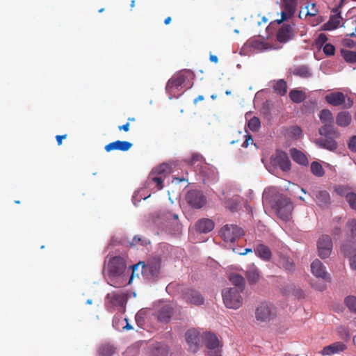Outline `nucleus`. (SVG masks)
Segmentation results:
<instances>
[{
	"instance_id": "obj_1",
	"label": "nucleus",
	"mask_w": 356,
	"mask_h": 356,
	"mask_svg": "<svg viewBox=\"0 0 356 356\" xmlns=\"http://www.w3.org/2000/svg\"><path fill=\"white\" fill-rule=\"evenodd\" d=\"M243 291L236 288H225L222 291V298L225 306L228 309H237L243 305Z\"/></svg>"
},
{
	"instance_id": "obj_2",
	"label": "nucleus",
	"mask_w": 356,
	"mask_h": 356,
	"mask_svg": "<svg viewBox=\"0 0 356 356\" xmlns=\"http://www.w3.org/2000/svg\"><path fill=\"white\" fill-rule=\"evenodd\" d=\"M254 316L257 321L268 323L275 318L277 316L276 308L270 302H261L256 307Z\"/></svg>"
},
{
	"instance_id": "obj_3",
	"label": "nucleus",
	"mask_w": 356,
	"mask_h": 356,
	"mask_svg": "<svg viewBox=\"0 0 356 356\" xmlns=\"http://www.w3.org/2000/svg\"><path fill=\"white\" fill-rule=\"evenodd\" d=\"M273 207L277 216L283 220H289L292 214L293 204L290 199L282 195L278 196L275 201Z\"/></svg>"
},
{
	"instance_id": "obj_4",
	"label": "nucleus",
	"mask_w": 356,
	"mask_h": 356,
	"mask_svg": "<svg viewBox=\"0 0 356 356\" xmlns=\"http://www.w3.org/2000/svg\"><path fill=\"white\" fill-rule=\"evenodd\" d=\"M170 166L166 163H162L159 166L155 168L149 173L147 177L148 184H156L157 190H161L163 188V180L170 173Z\"/></svg>"
},
{
	"instance_id": "obj_5",
	"label": "nucleus",
	"mask_w": 356,
	"mask_h": 356,
	"mask_svg": "<svg viewBox=\"0 0 356 356\" xmlns=\"http://www.w3.org/2000/svg\"><path fill=\"white\" fill-rule=\"evenodd\" d=\"M191 70H183L175 74L168 81L165 87L166 92L170 95L175 96L177 91L179 90V87L185 82L186 79V74L191 73Z\"/></svg>"
},
{
	"instance_id": "obj_6",
	"label": "nucleus",
	"mask_w": 356,
	"mask_h": 356,
	"mask_svg": "<svg viewBox=\"0 0 356 356\" xmlns=\"http://www.w3.org/2000/svg\"><path fill=\"white\" fill-rule=\"evenodd\" d=\"M161 261L159 259L149 260L146 264H143L142 267V274L146 279L155 281L160 273Z\"/></svg>"
},
{
	"instance_id": "obj_7",
	"label": "nucleus",
	"mask_w": 356,
	"mask_h": 356,
	"mask_svg": "<svg viewBox=\"0 0 356 356\" xmlns=\"http://www.w3.org/2000/svg\"><path fill=\"white\" fill-rule=\"evenodd\" d=\"M243 234V229L235 225H226L220 231V235L225 242L232 243Z\"/></svg>"
},
{
	"instance_id": "obj_8",
	"label": "nucleus",
	"mask_w": 356,
	"mask_h": 356,
	"mask_svg": "<svg viewBox=\"0 0 356 356\" xmlns=\"http://www.w3.org/2000/svg\"><path fill=\"white\" fill-rule=\"evenodd\" d=\"M126 269L124 259L120 256L112 257L107 265L108 275L112 277L120 276Z\"/></svg>"
},
{
	"instance_id": "obj_9",
	"label": "nucleus",
	"mask_w": 356,
	"mask_h": 356,
	"mask_svg": "<svg viewBox=\"0 0 356 356\" xmlns=\"http://www.w3.org/2000/svg\"><path fill=\"white\" fill-rule=\"evenodd\" d=\"M325 100L328 104L334 106L343 105L344 108H351L353 105V101L350 97L346 101V95L341 92H334L327 95Z\"/></svg>"
},
{
	"instance_id": "obj_10",
	"label": "nucleus",
	"mask_w": 356,
	"mask_h": 356,
	"mask_svg": "<svg viewBox=\"0 0 356 356\" xmlns=\"http://www.w3.org/2000/svg\"><path fill=\"white\" fill-rule=\"evenodd\" d=\"M182 299L187 303L200 306L204 303V298L202 293L194 289H186L181 295Z\"/></svg>"
},
{
	"instance_id": "obj_11",
	"label": "nucleus",
	"mask_w": 356,
	"mask_h": 356,
	"mask_svg": "<svg viewBox=\"0 0 356 356\" xmlns=\"http://www.w3.org/2000/svg\"><path fill=\"white\" fill-rule=\"evenodd\" d=\"M186 200L195 209H200L207 203V199L202 192L197 190L189 191L186 195Z\"/></svg>"
},
{
	"instance_id": "obj_12",
	"label": "nucleus",
	"mask_w": 356,
	"mask_h": 356,
	"mask_svg": "<svg viewBox=\"0 0 356 356\" xmlns=\"http://www.w3.org/2000/svg\"><path fill=\"white\" fill-rule=\"evenodd\" d=\"M318 255L322 259L327 258L332 250V241L330 236L322 235L317 243Z\"/></svg>"
},
{
	"instance_id": "obj_13",
	"label": "nucleus",
	"mask_w": 356,
	"mask_h": 356,
	"mask_svg": "<svg viewBox=\"0 0 356 356\" xmlns=\"http://www.w3.org/2000/svg\"><path fill=\"white\" fill-rule=\"evenodd\" d=\"M272 163L279 167L282 170L287 172L291 169V161L286 153L277 150L271 157Z\"/></svg>"
},
{
	"instance_id": "obj_14",
	"label": "nucleus",
	"mask_w": 356,
	"mask_h": 356,
	"mask_svg": "<svg viewBox=\"0 0 356 356\" xmlns=\"http://www.w3.org/2000/svg\"><path fill=\"white\" fill-rule=\"evenodd\" d=\"M318 207L326 209L331 204L330 193L325 190L314 191L312 195Z\"/></svg>"
},
{
	"instance_id": "obj_15",
	"label": "nucleus",
	"mask_w": 356,
	"mask_h": 356,
	"mask_svg": "<svg viewBox=\"0 0 356 356\" xmlns=\"http://www.w3.org/2000/svg\"><path fill=\"white\" fill-rule=\"evenodd\" d=\"M202 339L204 344L209 350L207 355L212 356L214 350H220L219 341L216 334L211 332H205L202 335Z\"/></svg>"
},
{
	"instance_id": "obj_16",
	"label": "nucleus",
	"mask_w": 356,
	"mask_h": 356,
	"mask_svg": "<svg viewBox=\"0 0 356 356\" xmlns=\"http://www.w3.org/2000/svg\"><path fill=\"white\" fill-rule=\"evenodd\" d=\"M298 6V0H283V10L282 11L281 19L278 23L286 20L292 17L296 13Z\"/></svg>"
},
{
	"instance_id": "obj_17",
	"label": "nucleus",
	"mask_w": 356,
	"mask_h": 356,
	"mask_svg": "<svg viewBox=\"0 0 356 356\" xmlns=\"http://www.w3.org/2000/svg\"><path fill=\"white\" fill-rule=\"evenodd\" d=\"M311 270L312 273L314 276L322 278L325 281H330V275H329V273H327L325 267L323 266V263L320 260L315 259L312 263Z\"/></svg>"
},
{
	"instance_id": "obj_18",
	"label": "nucleus",
	"mask_w": 356,
	"mask_h": 356,
	"mask_svg": "<svg viewBox=\"0 0 356 356\" xmlns=\"http://www.w3.org/2000/svg\"><path fill=\"white\" fill-rule=\"evenodd\" d=\"M334 13L330 17L329 20L323 25V29L325 31H332L338 27L340 23L341 11L340 7L335 8L332 10Z\"/></svg>"
},
{
	"instance_id": "obj_19",
	"label": "nucleus",
	"mask_w": 356,
	"mask_h": 356,
	"mask_svg": "<svg viewBox=\"0 0 356 356\" xmlns=\"http://www.w3.org/2000/svg\"><path fill=\"white\" fill-rule=\"evenodd\" d=\"M346 240L350 243H356V219H349L345 226Z\"/></svg>"
},
{
	"instance_id": "obj_20",
	"label": "nucleus",
	"mask_w": 356,
	"mask_h": 356,
	"mask_svg": "<svg viewBox=\"0 0 356 356\" xmlns=\"http://www.w3.org/2000/svg\"><path fill=\"white\" fill-rule=\"evenodd\" d=\"M293 37V27L289 24L282 25L277 33V40L280 42H286Z\"/></svg>"
},
{
	"instance_id": "obj_21",
	"label": "nucleus",
	"mask_w": 356,
	"mask_h": 356,
	"mask_svg": "<svg viewBox=\"0 0 356 356\" xmlns=\"http://www.w3.org/2000/svg\"><path fill=\"white\" fill-rule=\"evenodd\" d=\"M113 305L119 307L124 310L127 301V296L124 293H111L107 295Z\"/></svg>"
},
{
	"instance_id": "obj_22",
	"label": "nucleus",
	"mask_w": 356,
	"mask_h": 356,
	"mask_svg": "<svg viewBox=\"0 0 356 356\" xmlns=\"http://www.w3.org/2000/svg\"><path fill=\"white\" fill-rule=\"evenodd\" d=\"M185 336L190 350L193 353L196 352L198 349V332L195 330H189L186 332Z\"/></svg>"
},
{
	"instance_id": "obj_23",
	"label": "nucleus",
	"mask_w": 356,
	"mask_h": 356,
	"mask_svg": "<svg viewBox=\"0 0 356 356\" xmlns=\"http://www.w3.org/2000/svg\"><path fill=\"white\" fill-rule=\"evenodd\" d=\"M132 145V143L128 141L116 140L106 145L104 149L108 152L113 150L126 152L128 151Z\"/></svg>"
},
{
	"instance_id": "obj_24",
	"label": "nucleus",
	"mask_w": 356,
	"mask_h": 356,
	"mask_svg": "<svg viewBox=\"0 0 356 356\" xmlns=\"http://www.w3.org/2000/svg\"><path fill=\"white\" fill-rule=\"evenodd\" d=\"M347 346L342 342H335L323 348L321 353L325 355H330L332 354L343 352L346 350Z\"/></svg>"
},
{
	"instance_id": "obj_25",
	"label": "nucleus",
	"mask_w": 356,
	"mask_h": 356,
	"mask_svg": "<svg viewBox=\"0 0 356 356\" xmlns=\"http://www.w3.org/2000/svg\"><path fill=\"white\" fill-rule=\"evenodd\" d=\"M290 73L302 79H309L312 76L311 69L307 65L296 66L290 69Z\"/></svg>"
},
{
	"instance_id": "obj_26",
	"label": "nucleus",
	"mask_w": 356,
	"mask_h": 356,
	"mask_svg": "<svg viewBox=\"0 0 356 356\" xmlns=\"http://www.w3.org/2000/svg\"><path fill=\"white\" fill-rule=\"evenodd\" d=\"M214 222L208 218H203L198 220L195 224V229L200 233H207L213 230Z\"/></svg>"
},
{
	"instance_id": "obj_27",
	"label": "nucleus",
	"mask_w": 356,
	"mask_h": 356,
	"mask_svg": "<svg viewBox=\"0 0 356 356\" xmlns=\"http://www.w3.org/2000/svg\"><path fill=\"white\" fill-rule=\"evenodd\" d=\"M254 251L256 255L264 261H269L272 257L270 248L262 243L257 245L254 248Z\"/></svg>"
},
{
	"instance_id": "obj_28",
	"label": "nucleus",
	"mask_w": 356,
	"mask_h": 356,
	"mask_svg": "<svg viewBox=\"0 0 356 356\" xmlns=\"http://www.w3.org/2000/svg\"><path fill=\"white\" fill-rule=\"evenodd\" d=\"M290 154L293 160L297 163L302 165H308L309 161L301 151L296 148H292L290 149Z\"/></svg>"
},
{
	"instance_id": "obj_29",
	"label": "nucleus",
	"mask_w": 356,
	"mask_h": 356,
	"mask_svg": "<svg viewBox=\"0 0 356 356\" xmlns=\"http://www.w3.org/2000/svg\"><path fill=\"white\" fill-rule=\"evenodd\" d=\"M352 121L351 115L347 111L339 112L336 118V123L339 127H347Z\"/></svg>"
},
{
	"instance_id": "obj_30",
	"label": "nucleus",
	"mask_w": 356,
	"mask_h": 356,
	"mask_svg": "<svg viewBox=\"0 0 356 356\" xmlns=\"http://www.w3.org/2000/svg\"><path fill=\"white\" fill-rule=\"evenodd\" d=\"M229 281L235 286L234 288L243 291L245 286V279L237 273H231L229 276Z\"/></svg>"
},
{
	"instance_id": "obj_31",
	"label": "nucleus",
	"mask_w": 356,
	"mask_h": 356,
	"mask_svg": "<svg viewBox=\"0 0 356 356\" xmlns=\"http://www.w3.org/2000/svg\"><path fill=\"white\" fill-rule=\"evenodd\" d=\"M341 250L343 255L346 257H350V265L352 269L356 270V250H354V254H352L351 248L348 245H343L341 248Z\"/></svg>"
},
{
	"instance_id": "obj_32",
	"label": "nucleus",
	"mask_w": 356,
	"mask_h": 356,
	"mask_svg": "<svg viewBox=\"0 0 356 356\" xmlns=\"http://www.w3.org/2000/svg\"><path fill=\"white\" fill-rule=\"evenodd\" d=\"M289 97L293 102L299 104L306 99L307 95L306 93L302 90L292 89L289 92Z\"/></svg>"
},
{
	"instance_id": "obj_33",
	"label": "nucleus",
	"mask_w": 356,
	"mask_h": 356,
	"mask_svg": "<svg viewBox=\"0 0 356 356\" xmlns=\"http://www.w3.org/2000/svg\"><path fill=\"white\" fill-rule=\"evenodd\" d=\"M273 88L274 92L280 96H284L287 92V83L284 79H279L274 82Z\"/></svg>"
},
{
	"instance_id": "obj_34",
	"label": "nucleus",
	"mask_w": 356,
	"mask_h": 356,
	"mask_svg": "<svg viewBox=\"0 0 356 356\" xmlns=\"http://www.w3.org/2000/svg\"><path fill=\"white\" fill-rule=\"evenodd\" d=\"M172 313V307L169 305H165L159 311L158 319L161 322H167L171 318Z\"/></svg>"
},
{
	"instance_id": "obj_35",
	"label": "nucleus",
	"mask_w": 356,
	"mask_h": 356,
	"mask_svg": "<svg viewBox=\"0 0 356 356\" xmlns=\"http://www.w3.org/2000/svg\"><path fill=\"white\" fill-rule=\"evenodd\" d=\"M319 134L325 137L336 136L337 134L332 123H325V125L319 129Z\"/></svg>"
},
{
	"instance_id": "obj_36",
	"label": "nucleus",
	"mask_w": 356,
	"mask_h": 356,
	"mask_svg": "<svg viewBox=\"0 0 356 356\" xmlns=\"http://www.w3.org/2000/svg\"><path fill=\"white\" fill-rule=\"evenodd\" d=\"M280 264L289 272H292L295 269V264L293 261L286 255H281L280 257Z\"/></svg>"
},
{
	"instance_id": "obj_37",
	"label": "nucleus",
	"mask_w": 356,
	"mask_h": 356,
	"mask_svg": "<svg viewBox=\"0 0 356 356\" xmlns=\"http://www.w3.org/2000/svg\"><path fill=\"white\" fill-rule=\"evenodd\" d=\"M246 277L250 284H254L257 283L259 280V272L258 269L253 267L246 271Z\"/></svg>"
},
{
	"instance_id": "obj_38",
	"label": "nucleus",
	"mask_w": 356,
	"mask_h": 356,
	"mask_svg": "<svg viewBox=\"0 0 356 356\" xmlns=\"http://www.w3.org/2000/svg\"><path fill=\"white\" fill-rule=\"evenodd\" d=\"M225 204L227 208L232 212L237 211L241 206V201L238 197L227 199L225 201Z\"/></svg>"
},
{
	"instance_id": "obj_39",
	"label": "nucleus",
	"mask_w": 356,
	"mask_h": 356,
	"mask_svg": "<svg viewBox=\"0 0 356 356\" xmlns=\"http://www.w3.org/2000/svg\"><path fill=\"white\" fill-rule=\"evenodd\" d=\"M169 349L167 346L163 344H157L152 352V356H168Z\"/></svg>"
},
{
	"instance_id": "obj_40",
	"label": "nucleus",
	"mask_w": 356,
	"mask_h": 356,
	"mask_svg": "<svg viewBox=\"0 0 356 356\" xmlns=\"http://www.w3.org/2000/svg\"><path fill=\"white\" fill-rule=\"evenodd\" d=\"M333 136L326 137L325 139L320 141V145L325 149L333 151L337 149V143L332 138Z\"/></svg>"
},
{
	"instance_id": "obj_41",
	"label": "nucleus",
	"mask_w": 356,
	"mask_h": 356,
	"mask_svg": "<svg viewBox=\"0 0 356 356\" xmlns=\"http://www.w3.org/2000/svg\"><path fill=\"white\" fill-rule=\"evenodd\" d=\"M115 352V348L109 344H103L98 348L99 356H112Z\"/></svg>"
},
{
	"instance_id": "obj_42",
	"label": "nucleus",
	"mask_w": 356,
	"mask_h": 356,
	"mask_svg": "<svg viewBox=\"0 0 356 356\" xmlns=\"http://www.w3.org/2000/svg\"><path fill=\"white\" fill-rule=\"evenodd\" d=\"M319 118L323 123H332L334 120L332 113L328 109H323L319 113Z\"/></svg>"
},
{
	"instance_id": "obj_43",
	"label": "nucleus",
	"mask_w": 356,
	"mask_h": 356,
	"mask_svg": "<svg viewBox=\"0 0 356 356\" xmlns=\"http://www.w3.org/2000/svg\"><path fill=\"white\" fill-rule=\"evenodd\" d=\"M311 171L316 177H321L324 175L325 171L321 164L317 161L311 163Z\"/></svg>"
},
{
	"instance_id": "obj_44",
	"label": "nucleus",
	"mask_w": 356,
	"mask_h": 356,
	"mask_svg": "<svg viewBox=\"0 0 356 356\" xmlns=\"http://www.w3.org/2000/svg\"><path fill=\"white\" fill-rule=\"evenodd\" d=\"M342 56L344 60L348 63H355L356 62V51L350 50H343L341 51Z\"/></svg>"
},
{
	"instance_id": "obj_45",
	"label": "nucleus",
	"mask_w": 356,
	"mask_h": 356,
	"mask_svg": "<svg viewBox=\"0 0 356 356\" xmlns=\"http://www.w3.org/2000/svg\"><path fill=\"white\" fill-rule=\"evenodd\" d=\"M203 156L198 153L193 154L191 159L189 161V164L193 167H198L201 163H203Z\"/></svg>"
},
{
	"instance_id": "obj_46",
	"label": "nucleus",
	"mask_w": 356,
	"mask_h": 356,
	"mask_svg": "<svg viewBox=\"0 0 356 356\" xmlns=\"http://www.w3.org/2000/svg\"><path fill=\"white\" fill-rule=\"evenodd\" d=\"M248 127L253 131H257L260 127V120L257 117H253L248 122Z\"/></svg>"
},
{
	"instance_id": "obj_47",
	"label": "nucleus",
	"mask_w": 356,
	"mask_h": 356,
	"mask_svg": "<svg viewBox=\"0 0 356 356\" xmlns=\"http://www.w3.org/2000/svg\"><path fill=\"white\" fill-rule=\"evenodd\" d=\"M346 200L348 202L350 207L356 210V194L354 193H349L346 195Z\"/></svg>"
},
{
	"instance_id": "obj_48",
	"label": "nucleus",
	"mask_w": 356,
	"mask_h": 356,
	"mask_svg": "<svg viewBox=\"0 0 356 356\" xmlns=\"http://www.w3.org/2000/svg\"><path fill=\"white\" fill-rule=\"evenodd\" d=\"M345 303L346 306L351 310L356 313V298L350 296L346 298Z\"/></svg>"
},
{
	"instance_id": "obj_49",
	"label": "nucleus",
	"mask_w": 356,
	"mask_h": 356,
	"mask_svg": "<svg viewBox=\"0 0 356 356\" xmlns=\"http://www.w3.org/2000/svg\"><path fill=\"white\" fill-rule=\"evenodd\" d=\"M323 52L327 56H332L334 54L335 52V48L331 44H325L323 47Z\"/></svg>"
},
{
	"instance_id": "obj_50",
	"label": "nucleus",
	"mask_w": 356,
	"mask_h": 356,
	"mask_svg": "<svg viewBox=\"0 0 356 356\" xmlns=\"http://www.w3.org/2000/svg\"><path fill=\"white\" fill-rule=\"evenodd\" d=\"M310 7H311L310 8H309V6L307 7V15H310V16H312V17L316 15V14L318 13V10L316 8L315 3H312L310 6Z\"/></svg>"
},
{
	"instance_id": "obj_51",
	"label": "nucleus",
	"mask_w": 356,
	"mask_h": 356,
	"mask_svg": "<svg viewBox=\"0 0 356 356\" xmlns=\"http://www.w3.org/2000/svg\"><path fill=\"white\" fill-rule=\"evenodd\" d=\"M348 148L354 152H356V136L350 138L348 143Z\"/></svg>"
},
{
	"instance_id": "obj_52",
	"label": "nucleus",
	"mask_w": 356,
	"mask_h": 356,
	"mask_svg": "<svg viewBox=\"0 0 356 356\" xmlns=\"http://www.w3.org/2000/svg\"><path fill=\"white\" fill-rule=\"evenodd\" d=\"M327 40V37L324 33H320L317 38L316 43L319 45H323Z\"/></svg>"
},
{
	"instance_id": "obj_53",
	"label": "nucleus",
	"mask_w": 356,
	"mask_h": 356,
	"mask_svg": "<svg viewBox=\"0 0 356 356\" xmlns=\"http://www.w3.org/2000/svg\"><path fill=\"white\" fill-rule=\"evenodd\" d=\"M135 318H136V321L138 325H142L144 322L143 312L142 311H139L136 314Z\"/></svg>"
},
{
	"instance_id": "obj_54",
	"label": "nucleus",
	"mask_w": 356,
	"mask_h": 356,
	"mask_svg": "<svg viewBox=\"0 0 356 356\" xmlns=\"http://www.w3.org/2000/svg\"><path fill=\"white\" fill-rule=\"evenodd\" d=\"M245 136L246 137V139H245V141L243 143V144H242V147H243L246 148V147H248V145H249L250 143H252L253 140H252V138L251 136H250V135H248H248H245Z\"/></svg>"
},
{
	"instance_id": "obj_55",
	"label": "nucleus",
	"mask_w": 356,
	"mask_h": 356,
	"mask_svg": "<svg viewBox=\"0 0 356 356\" xmlns=\"http://www.w3.org/2000/svg\"><path fill=\"white\" fill-rule=\"evenodd\" d=\"M291 134L296 136H299L302 134V130L299 127H293L291 130Z\"/></svg>"
},
{
	"instance_id": "obj_56",
	"label": "nucleus",
	"mask_w": 356,
	"mask_h": 356,
	"mask_svg": "<svg viewBox=\"0 0 356 356\" xmlns=\"http://www.w3.org/2000/svg\"><path fill=\"white\" fill-rule=\"evenodd\" d=\"M339 332H343V334L344 335V337H343V338H345L346 340H348L350 339V333L346 328H345L343 327H341Z\"/></svg>"
},
{
	"instance_id": "obj_57",
	"label": "nucleus",
	"mask_w": 356,
	"mask_h": 356,
	"mask_svg": "<svg viewBox=\"0 0 356 356\" xmlns=\"http://www.w3.org/2000/svg\"><path fill=\"white\" fill-rule=\"evenodd\" d=\"M123 318H115L113 321V325L115 328L119 330L120 329V324H121V323H122L123 321H122Z\"/></svg>"
},
{
	"instance_id": "obj_58",
	"label": "nucleus",
	"mask_w": 356,
	"mask_h": 356,
	"mask_svg": "<svg viewBox=\"0 0 356 356\" xmlns=\"http://www.w3.org/2000/svg\"><path fill=\"white\" fill-rule=\"evenodd\" d=\"M129 128H130V124H129V122H127L125 124H123V125H120L118 127V129L120 131H124L125 132H127L129 131Z\"/></svg>"
},
{
	"instance_id": "obj_59",
	"label": "nucleus",
	"mask_w": 356,
	"mask_h": 356,
	"mask_svg": "<svg viewBox=\"0 0 356 356\" xmlns=\"http://www.w3.org/2000/svg\"><path fill=\"white\" fill-rule=\"evenodd\" d=\"M341 228L339 227H334L332 231V234L334 236H339L341 235Z\"/></svg>"
},
{
	"instance_id": "obj_60",
	"label": "nucleus",
	"mask_w": 356,
	"mask_h": 356,
	"mask_svg": "<svg viewBox=\"0 0 356 356\" xmlns=\"http://www.w3.org/2000/svg\"><path fill=\"white\" fill-rule=\"evenodd\" d=\"M165 218L168 220H177L178 218V216L177 214H172L171 213H167L165 214Z\"/></svg>"
},
{
	"instance_id": "obj_61",
	"label": "nucleus",
	"mask_w": 356,
	"mask_h": 356,
	"mask_svg": "<svg viewBox=\"0 0 356 356\" xmlns=\"http://www.w3.org/2000/svg\"><path fill=\"white\" fill-rule=\"evenodd\" d=\"M66 138H67V134L56 136V141L58 143V145H60L62 144L63 139H65Z\"/></svg>"
},
{
	"instance_id": "obj_62",
	"label": "nucleus",
	"mask_w": 356,
	"mask_h": 356,
	"mask_svg": "<svg viewBox=\"0 0 356 356\" xmlns=\"http://www.w3.org/2000/svg\"><path fill=\"white\" fill-rule=\"evenodd\" d=\"M122 321H126V323H127L126 325H124V326H123V327H122V329H123V330H129L133 329L132 326H131V325H129V323H128V320H127V318H123V319L122 320Z\"/></svg>"
},
{
	"instance_id": "obj_63",
	"label": "nucleus",
	"mask_w": 356,
	"mask_h": 356,
	"mask_svg": "<svg viewBox=\"0 0 356 356\" xmlns=\"http://www.w3.org/2000/svg\"><path fill=\"white\" fill-rule=\"evenodd\" d=\"M317 290L320 291H322L323 290L325 289V284H319V285H317V286H314Z\"/></svg>"
},
{
	"instance_id": "obj_64",
	"label": "nucleus",
	"mask_w": 356,
	"mask_h": 356,
	"mask_svg": "<svg viewBox=\"0 0 356 356\" xmlns=\"http://www.w3.org/2000/svg\"><path fill=\"white\" fill-rule=\"evenodd\" d=\"M204 99V97L203 95H199L193 100V103L196 104L198 102L203 101Z\"/></svg>"
}]
</instances>
